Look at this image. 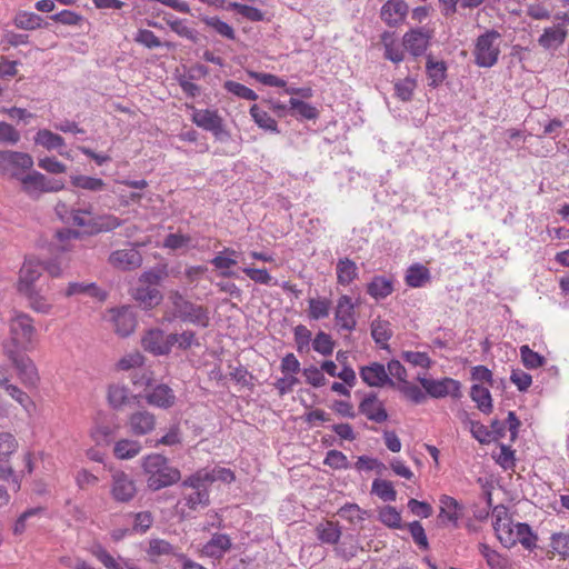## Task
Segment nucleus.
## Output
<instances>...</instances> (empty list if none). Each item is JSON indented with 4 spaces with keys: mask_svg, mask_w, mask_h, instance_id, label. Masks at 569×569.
<instances>
[{
    "mask_svg": "<svg viewBox=\"0 0 569 569\" xmlns=\"http://www.w3.org/2000/svg\"><path fill=\"white\" fill-rule=\"evenodd\" d=\"M144 360V356L139 351L130 352L119 359V361L117 362V369L122 371H133L137 368L142 367Z\"/></svg>",
    "mask_w": 569,
    "mask_h": 569,
    "instance_id": "55",
    "label": "nucleus"
},
{
    "mask_svg": "<svg viewBox=\"0 0 569 569\" xmlns=\"http://www.w3.org/2000/svg\"><path fill=\"white\" fill-rule=\"evenodd\" d=\"M28 300V307L37 313L49 315L53 309L52 302L37 288L19 292Z\"/></svg>",
    "mask_w": 569,
    "mask_h": 569,
    "instance_id": "26",
    "label": "nucleus"
},
{
    "mask_svg": "<svg viewBox=\"0 0 569 569\" xmlns=\"http://www.w3.org/2000/svg\"><path fill=\"white\" fill-rule=\"evenodd\" d=\"M417 87V82L415 79L407 77L405 79H399L395 82V96L403 101L408 102L412 99L415 89Z\"/></svg>",
    "mask_w": 569,
    "mask_h": 569,
    "instance_id": "49",
    "label": "nucleus"
},
{
    "mask_svg": "<svg viewBox=\"0 0 569 569\" xmlns=\"http://www.w3.org/2000/svg\"><path fill=\"white\" fill-rule=\"evenodd\" d=\"M90 552L104 566L106 569H126L120 561L110 555L100 543L93 545Z\"/></svg>",
    "mask_w": 569,
    "mask_h": 569,
    "instance_id": "48",
    "label": "nucleus"
},
{
    "mask_svg": "<svg viewBox=\"0 0 569 569\" xmlns=\"http://www.w3.org/2000/svg\"><path fill=\"white\" fill-rule=\"evenodd\" d=\"M9 335L10 343L3 346H11L14 349L28 351L32 348L37 329L33 325V319L26 312L13 310L9 319Z\"/></svg>",
    "mask_w": 569,
    "mask_h": 569,
    "instance_id": "3",
    "label": "nucleus"
},
{
    "mask_svg": "<svg viewBox=\"0 0 569 569\" xmlns=\"http://www.w3.org/2000/svg\"><path fill=\"white\" fill-rule=\"evenodd\" d=\"M431 276L427 267L416 263L409 267L406 274V283L411 288H420L430 282Z\"/></svg>",
    "mask_w": 569,
    "mask_h": 569,
    "instance_id": "33",
    "label": "nucleus"
},
{
    "mask_svg": "<svg viewBox=\"0 0 569 569\" xmlns=\"http://www.w3.org/2000/svg\"><path fill=\"white\" fill-rule=\"evenodd\" d=\"M471 399L477 403V407L483 413H489L492 410V399L489 389L480 385H473L470 391Z\"/></svg>",
    "mask_w": 569,
    "mask_h": 569,
    "instance_id": "41",
    "label": "nucleus"
},
{
    "mask_svg": "<svg viewBox=\"0 0 569 569\" xmlns=\"http://www.w3.org/2000/svg\"><path fill=\"white\" fill-rule=\"evenodd\" d=\"M137 396H130V391L126 386L112 385L108 389V401L113 409L130 403L131 399H137Z\"/></svg>",
    "mask_w": 569,
    "mask_h": 569,
    "instance_id": "35",
    "label": "nucleus"
},
{
    "mask_svg": "<svg viewBox=\"0 0 569 569\" xmlns=\"http://www.w3.org/2000/svg\"><path fill=\"white\" fill-rule=\"evenodd\" d=\"M34 141L37 144H40L48 150L58 149L64 146V139L61 136L47 129L39 130L34 137Z\"/></svg>",
    "mask_w": 569,
    "mask_h": 569,
    "instance_id": "47",
    "label": "nucleus"
},
{
    "mask_svg": "<svg viewBox=\"0 0 569 569\" xmlns=\"http://www.w3.org/2000/svg\"><path fill=\"white\" fill-rule=\"evenodd\" d=\"M567 38V30L561 26L546 28L539 37L538 43L545 49H557Z\"/></svg>",
    "mask_w": 569,
    "mask_h": 569,
    "instance_id": "27",
    "label": "nucleus"
},
{
    "mask_svg": "<svg viewBox=\"0 0 569 569\" xmlns=\"http://www.w3.org/2000/svg\"><path fill=\"white\" fill-rule=\"evenodd\" d=\"M379 519L383 525L390 528L401 527V516L400 512L395 507H383L379 512Z\"/></svg>",
    "mask_w": 569,
    "mask_h": 569,
    "instance_id": "62",
    "label": "nucleus"
},
{
    "mask_svg": "<svg viewBox=\"0 0 569 569\" xmlns=\"http://www.w3.org/2000/svg\"><path fill=\"white\" fill-rule=\"evenodd\" d=\"M232 547L231 538L226 533L216 532L210 540L204 543L200 555L214 560H220Z\"/></svg>",
    "mask_w": 569,
    "mask_h": 569,
    "instance_id": "19",
    "label": "nucleus"
},
{
    "mask_svg": "<svg viewBox=\"0 0 569 569\" xmlns=\"http://www.w3.org/2000/svg\"><path fill=\"white\" fill-rule=\"evenodd\" d=\"M418 381L426 390V392L432 398H443L447 396H451L453 398L460 397V383L452 378L435 380L425 377H418Z\"/></svg>",
    "mask_w": 569,
    "mask_h": 569,
    "instance_id": "9",
    "label": "nucleus"
},
{
    "mask_svg": "<svg viewBox=\"0 0 569 569\" xmlns=\"http://www.w3.org/2000/svg\"><path fill=\"white\" fill-rule=\"evenodd\" d=\"M18 181L21 190L31 199H38L42 193L62 190L64 184L59 180H50L36 170L27 171Z\"/></svg>",
    "mask_w": 569,
    "mask_h": 569,
    "instance_id": "7",
    "label": "nucleus"
},
{
    "mask_svg": "<svg viewBox=\"0 0 569 569\" xmlns=\"http://www.w3.org/2000/svg\"><path fill=\"white\" fill-rule=\"evenodd\" d=\"M71 184L73 187L84 189L92 192L102 191L106 188V182L100 178L78 174L71 176Z\"/></svg>",
    "mask_w": 569,
    "mask_h": 569,
    "instance_id": "45",
    "label": "nucleus"
},
{
    "mask_svg": "<svg viewBox=\"0 0 569 569\" xmlns=\"http://www.w3.org/2000/svg\"><path fill=\"white\" fill-rule=\"evenodd\" d=\"M316 531L318 539L323 543L336 545L341 537L339 525L332 521L319 523Z\"/></svg>",
    "mask_w": 569,
    "mask_h": 569,
    "instance_id": "38",
    "label": "nucleus"
},
{
    "mask_svg": "<svg viewBox=\"0 0 569 569\" xmlns=\"http://www.w3.org/2000/svg\"><path fill=\"white\" fill-rule=\"evenodd\" d=\"M433 31L427 28H415L405 33L402 43L412 56H422L429 47Z\"/></svg>",
    "mask_w": 569,
    "mask_h": 569,
    "instance_id": "12",
    "label": "nucleus"
},
{
    "mask_svg": "<svg viewBox=\"0 0 569 569\" xmlns=\"http://www.w3.org/2000/svg\"><path fill=\"white\" fill-rule=\"evenodd\" d=\"M295 342L298 352H308L311 342V331L303 325H298L293 329Z\"/></svg>",
    "mask_w": 569,
    "mask_h": 569,
    "instance_id": "59",
    "label": "nucleus"
},
{
    "mask_svg": "<svg viewBox=\"0 0 569 569\" xmlns=\"http://www.w3.org/2000/svg\"><path fill=\"white\" fill-rule=\"evenodd\" d=\"M371 491L383 501H395L397 498L393 485L388 480L375 479Z\"/></svg>",
    "mask_w": 569,
    "mask_h": 569,
    "instance_id": "51",
    "label": "nucleus"
},
{
    "mask_svg": "<svg viewBox=\"0 0 569 569\" xmlns=\"http://www.w3.org/2000/svg\"><path fill=\"white\" fill-rule=\"evenodd\" d=\"M134 298L149 309L160 303L162 295L156 287L140 286L136 289Z\"/></svg>",
    "mask_w": 569,
    "mask_h": 569,
    "instance_id": "40",
    "label": "nucleus"
},
{
    "mask_svg": "<svg viewBox=\"0 0 569 569\" xmlns=\"http://www.w3.org/2000/svg\"><path fill=\"white\" fill-rule=\"evenodd\" d=\"M359 373L363 382L370 387H382L385 385L390 387L396 386L389 378L385 366L379 362H372L369 366L361 367Z\"/></svg>",
    "mask_w": 569,
    "mask_h": 569,
    "instance_id": "20",
    "label": "nucleus"
},
{
    "mask_svg": "<svg viewBox=\"0 0 569 569\" xmlns=\"http://www.w3.org/2000/svg\"><path fill=\"white\" fill-rule=\"evenodd\" d=\"M308 305V317L311 320H320L330 315L331 301L326 298H310Z\"/></svg>",
    "mask_w": 569,
    "mask_h": 569,
    "instance_id": "42",
    "label": "nucleus"
},
{
    "mask_svg": "<svg viewBox=\"0 0 569 569\" xmlns=\"http://www.w3.org/2000/svg\"><path fill=\"white\" fill-rule=\"evenodd\" d=\"M550 547L553 552L562 557H569V533H553Z\"/></svg>",
    "mask_w": 569,
    "mask_h": 569,
    "instance_id": "64",
    "label": "nucleus"
},
{
    "mask_svg": "<svg viewBox=\"0 0 569 569\" xmlns=\"http://www.w3.org/2000/svg\"><path fill=\"white\" fill-rule=\"evenodd\" d=\"M171 303V317L168 319H179L182 322H189L202 328H207L210 322L208 308L196 305L186 299L180 292L173 291L169 296Z\"/></svg>",
    "mask_w": 569,
    "mask_h": 569,
    "instance_id": "2",
    "label": "nucleus"
},
{
    "mask_svg": "<svg viewBox=\"0 0 569 569\" xmlns=\"http://www.w3.org/2000/svg\"><path fill=\"white\" fill-rule=\"evenodd\" d=\"M167 23L171 28V30L176 32L178 36L191 40L193 42L198 40L197 31L186 26L182 22V20L178 18H170L167 19Z\"/></svg>",
    "mask_w": 569,
    "mask_h": 569,
    "instance_id": "61",
    "label": "nucleus"
},
{
    "mask_svg": "<svg viewBox=\"0 0 569 569\" xmlns=\"http://www.w3.org/2000/svg\"><path fill=\"white\" fill-rule=\"evenodd\" d=\"M209 487L200 470L181 482L182 498L189 509L197 510L209 506Z\"/></svg>",
    "mask_w": 569,
    "mask_h": 569,
    "instance_id": "5",
    "label": "nucleus"
},
{
    "mask_svg": "<svg viewBox=\"0 0 569 569\" xmlns=\"http://www.w3.org/2000/svg\"><path fill=\"white\" fill-rule=\"evenodd\" d=\"M202 476L204 477V481L211 486L214 481H221L224 483H230L234 480V473L230 469L227 468H213L212 470L201 469Z\"/></svg>",
    "mask_w": 569,
    "mask_h": 569,
    "instance_id": "52",
    "label": "nucleus"
},
{
    "mask_svg": "<svg viewBox=\"0 0 569 569\" xmlns=\"http://www.w3.org/2000/svg\"><path fill=\"white\" fill-rule=\"evenodd\" d=\"M393 291V281L383 276H376L367 286V293L376 300L385 299Z\"/></svg>",
    "mask_w": 569,
    "mask_h": 569,
    "instance_id": "29",
    "label": "nucleus"
},
{
    "mask_svg": "<svg viewBox=\"0 0 569 569\" xmlns=\"http://www.w3.org/2000/svg\"><path fill=\"white\" fill-rule=\"evenodd\" d=\"M335 319L342 330L352 331L357 326L352 299L343 295L338 299Z\"/></svg>",
    "mask_w": 569,
    "mask_h": 569,
    "instance_id": "18",
    "label": "nucleus"
},
{
    "mask_svg": "<svg viewBox=\"0 0 569 569\" xmlns=\"http://www.w3.org/2000/svg\"><path fill=\"white\" fill-rule=\"evenodd\" d=\"M237 254L238 252L236 250L224 248L213 259H211L210 262L216 269L220 270V274L222 277H231L233 276V272L230 268L237 264Z\"/></svg>",
    "mask_w": 569,
    "mask_h": 569,
    "instance_id": "28",
    "label": "nucleus"
},
{
    "mask_svg": "<svg viewBox=\"0 0 569 569\" xmlns=\"http://www.w3.org/2000/svg\"><path fill=\"white\" fill-rule=\"evenodd\" d=\"M520 356L527 369H538L546 363L545 357L531 350L527 345L520 347Z\"/></svg>",
    "mask_w": 569,
    "mask_h": 569,
    "instance_id": "54",
    "label": "nucleus"
},
{
    "mask_svg": "<svg viewBox=\"0 0 569 569\" xmlns=\"http://www.w3.org/2000/svg\"><path fill=\"white\" fill-rule=\"evenodd\" d=\"M141 451V445L139 441L130 439H121L116 442L113 452L119 459H131Z\"/></svg>",
    "mask_w": 569,
    "mask_h": 569,
    "instance_id": "44",
    "label": "nucleus"
},
{
    "mask_svg": "<svg viewBox=\"0 0 569 569\" xmlns=\"http://www.w3.org/2000/svg\"><path fill=\"white\" fill-rule=\"evenodd\" d=\"M18 449V441L10 432L0 431V461L7 460Z\"/></svg>",
    "mask_w": 569,
    "mask_h": 569,
    "instance_id": "58",
    "label": "nucleus"
},
{
    "mask_svg": "<svg viewBox=\"0 0 569 569\" xmlns=\"http://www.w3.org/2000/svg\"><path fill=\"white\" fill-rule=\"evenodd\" d=\"M123 221L113 214H101L91 218L90 234L110 232L122 226Z\"/></svg>",
    "mask_w": 569,
    "mask_h": 569,
    "instance_id": "30",
    "label": "nucleus"
},
{
    "mask_svg": "<svg viewBox=\"0 0 569 569\" xmlns=\"http://www.w3.org/2000/svg\"><path fill=\"white\" fill-rule=\"evenodd\" d=\"M312 348L322 356H330L335 349V341L330 335L319 331L312 340Z\"/></svg>",
    "mask_w": 569,
    "mask_h": 569,
    "instance_id": "56",
    "label": "nucleus"
},
{
    "mask_svg": "<svg viewBox=\"0 0 569 569\" xmlns=\"http://www.w3.org/2000/svg\"><path fill=\"white\" fill-rule=\"evenodd\" d=\"M408 13V6L403 0H388L381 8L380 17L390 27L400 24Z\"/></svg>",
    "mask_w": 569,
    "mask_h": 569,
    "instance_id": "23",
    "label": "nucleus"
},
{
    "mask_svg": "<svg viewBox=\"0 0 569 569\" xmlns=\"http://www.w3.org/2000/svg\"><path fill=\"white\" fill-rule=\"evenodd\" d=\"M108 262L111 267L130 271L142 264V256L136 248L118 249L110 253Z\"/></svg>",
    "mask_w": 569,
    "mask_h": 569,
    "instance_id": "14",
    "label": "nucleus"
},
{
    "mask_svg": "<svg viewBox=\"0 0 569 569\" xmlns=\"http://www.w3.org/2000/svg\"><path fill=\"white\" fill-rule=\"evenodd\" d=\"M192 122L207 131H211L216 138L220 140L223 134L228 136L223 130L222 119L217 111L209 109L194 110L192 114Z\"/></svg>",
    "mask_w": 569,
    "mask_h": 569,
    "instance_id": "17",
    "label": "nucleus"
},
{
    "mask_svg": "<svg viewBox=\"0 0 569 569\" xmlns=\"http://www.w3.org/2000/svg\"><path fill=\"white\" fill-rule=\"evenodd\" d=\"M502 36L497 30L490 29L480 34L475 44V63L481 68H491L498 62Z\"/></svg>",
    "mask_w": 569,
    "mask_h": 569,
    "instance_id": "4",
    "label": "nucleus"
},
{
    "mask_svg": "<svg viewBox=\"0 0 569 569\" xmlns=\"http://www.w3.org/2000/svg\"><path fill=\"white\" fill-rule=\"evenodd\" d=\"M142 348L153 356L169 355L172 350V343L169 335L161 329H150L141 338Z\"/></svg>",
    "mask_w": 569,
    "mask_h": 569,
    "instance_id": "13",
    "label": "nucleus"
},
{
    "mask_svg": "<svg viewBox=\"0 0 569 569\" xmlns=\"http://www.w3.org/2000/svg\"><path fill=\"white\" fill-rule=\"evenodd\" d=\"M146 400L151 406L168 409L174 405L176 395L169 386L159 383L146 395Z\"/></svg>",
    "mask_w": 569,
    "mask_h": 569,
    "instance_id": "24",
    "label": "nucleus"
},
{
    "mask_svg": "<svg viewBox=\"0 0 569 569\" xmlns=\"http://www.w3.org/2000/svg\"><path fill=\"white\" fill-rule=\"evenodd\" d=\"M66 297H72L77 295H88L90 297H94L100 301L104 300L107 295L101 291L94 283H83V282H71L69 283L66 290Z\"/></svg>",
    "mask_w": 569,
    "mask_h": 569,
    "instance_id": "37",
    "label": "nucleus"
},
{
    "mask_svg": "<svg viewBox=\"0 0 569 569\" xmlns=\"http://www.w3.org/2000/svg\"><path fill=\"white\" fill-rule=\"evenodd\" d=\"M493 529L500 542L511 548L515 546V540L510 533V526L512 525L511 519L508 515V509L503 505H498L492 510Z\"/></svg>",
    "mask_w": 569,
    "mask_h": 569,
    "instance_id": "16",
    "label": "nucleus"
},
{
    "mask_svg": "<svg viewBox=\"0 0 569 569\" xmlns=\"http://www.w3.org/2000/svg\"><path fill=\"white\" fill-rule=\"evenodd\" d=\"M3 353L16 368L21 382L29 388L36 387L40 378L34 362L11 346H3Z\"/></svg>",
    "mask_w": 569,
    "mask_h": 569,
    "instance_id": "8",
    "label": "nucleus"
},
{
    "mask_svg": "<svg viewBox=\"0 0 569 569\" xmlns=\"http://www.w3.org/2000/svg\"><path fill=\"white\" fill-rule=\"evenodd\" d=\"M336 272L338 283L348 286L358 277V267L351 259L342 258L337 262Z\"/></svg>",
    "mask_w": 569,
    "mask_h": 569,
    "instance_id": "32",
    "label": "nucleus"
},
{
    "mask_svg": "<svg viewBox=\"0 0 569 569\" xmlns=\"http://www.w3.org/2000/svg\"><path fill=\"white\" fill-rule=\"evenodd\" d=\"M223 87L228 92H230L241 99H246V100H250V101H254L258 99V94L252 89L246 87L242 83H239V82H236L232 80H228L224 82Z\"/></svg>",
    "mask_w": 569,
    "mask_h": 569,
    "instance_id": "57",
    "label": "nucleus"
},
{
    "mask_svg": "<svg viewBox=\"0 0 569 569\" xmlns=\"http://www.w3.org/2000/svg\"><path fill=\"white\" fill-rule=\"evenodd\" d=\"M142 468L147 475V483L151 490H160L180 480V471L170 466L166 457L151 453L143 458Z\"/></svg>",
    "mask_w": 569,
    "mask_h": 569,
    "instance_id": "1",
    "label": "nucleus"
},
{
    "mask_svg": "<svg viewBox=\"0 0 569 569\" xmlns=\"http://www.w3.org/2000/svg\"><path fill=\"white\" fill-rule=\"evenodd\" d=\"M33 158L21 151L0 150V176L8 179L19 180L32 169Z\"/></svg>",
    "mask_w": 569,
    "mask_h": 569,
    "instance_id": "6",
    "label": "nucleus"
},
{
    "mask_svg": "<svg viewBox=\"0 0 569 569\" xmlns=\"http://www.w3.org/2000/svg\"><path fill=\"white\" fill-rule=\"evenodd\" d=\"M250 116L259 128L273 133H279L277 121L271 118L266 110L261 109L260 106L252 104L250 107Z\"/></svg>",
    "mask_w": 569,
    "mask_h": 569,
    "instance_id": "36",
    "label": "nucleus"
},
{
    "mask_svg": "<svg viewBox=\"0 0 569 569\" xmlns=\"http://www.w3.org/2000/svg\"><path fill=\"white\" fill-rule=\"evenodd\" d=\"M128 427L131 433L144 436L154 429L156 417L148 410H138L129 416Z\"/></svg>",
    "mask_w": 569,
    "mask_h": 569,
    "instance_id": "21",
    "label": "nucleus"
},
{
    "mask_svg": "<svg viewBox=\"0 0 569 569\" xmlns=\"http://www.w3.org/2000/svg\"><path fill=\"white\" fill-rule=\"evenodd\" d=\"M359 411L369 420L377 423L385 422L388 419L383 403L378 399L376 393H369L362 399L359 405Z\"/></svg>",
    "mask_w": 569,
    "mask_h": 569,
    "instance_id": "22",
    "label": "nucleus"
},
{
    "mask_svg": "<svg viewBox=\"0 0 569 569\" xmlns=\"http://www.w3.org/2000/svg\"><path fill=\"white\" fill-rule=\"evenodd\" d=\"M289 104L290 109L292 110V114H298L302 119L313 120L318 117L317 108L302 100L291 98L289 100Z\"/></svg>",
    "mask_w": 569,
    "mask_h": 569,
    "instance_id": "53",
    "label": "nucleus"
},
{
    "mask_svg": "<svg viewBox=\"0 0 569 569\" xmlns=\"http://www.w3.org/2000/svg\"><path fill=\"white\" fill-rule=\"evenodd\" d=\"M463 507L452 497L443 495L440 498V517L457 525L463 515Z\"/></svg>",
    "mask_w": 569,
    "mask_h": 569,
    "instance_id": "31",
    "label": "nucleus"
},
{
    "mask_svg": "<svg viewBox=\"0 0 569 569\" xmlns=\"http://www.w3.org/2000/svg\"><path fill=\"white\" fill-rule=\"evenodd\" d=\"M42 18L33 12H22L16 18V26L24 30H34L41 27Z\"/></svg>",
    "mask_w": 569,
    "mask_h": 569,
    "instance_id": "60",
    "label": "nucleus"
},
{
    "mask_svg": "<svg viewBox=\"0 0 569 569\" xmlns=\"http://www.w3.org/2000/svg\"><path fill=\"white\" fill-rule=\"evenodd\" d=\"M56 212L63 221L90 230L91 218H93V206L91 203L71 209H69L66 203H58L56 206Z\"/></svg>",
    "mask_w": 569,
    "mask_h": 569,
    "instance_id": "11",
    "label": "nucleus"
},
{
    "mask_svg": "<svg viewBox=\"0 0 569 569\" xmlns=\"http://www.w3.org/2000/svg\"><path fill=\"white\" fill-rule=\"evenodd\" d=\"M116 332L121 337H127L133 332L137 320L133 312L128 307H122L113 315Z\"/></svg>",
    "mask_w": 569,
    "mask_h": 569,
    "instance_id": "25",
    "label": "nucleus"
},
{
    "mask_svg": "<svg viewBox=\"0 0 569 569\" xmlns=\"http://www.w3.org/2000/svg\"><path fill=\"white\" fill-rule=\"evenodd\" d=\"M201 21L207 27L212 28L221 37L227 38L229 40L236 39L234 29L227 22L220 20L218 17H203V18H201Z\"/></svg>",
    "mask_w": 569,
    "mask_h": 569,
    "instance_id": "50",
    "label": "nucleus"
},
{
    "mask_svg": "<svg viewBox=\"0 0 569 569\" xmlns=\"http://www.w3.org/2000/svg\"><path fill=\"white\" fill-rule=\"evenodd\" d=\"M493 458L496 462L505 470L513 469L515 467V451L503 443L500 445L499 452L495 455Z\"/></svg>",
    "mask_w": 569,
    "mask_h": 569,
    "instance_id": "63",
    "label": "nucleus"
},
{
    "mask_svg": "<svg viewBox=\"0 0 569 569\" xmlns=\"http://www.w3.org/2000/svg\"><path fill=\"white\" fill-rule=\"evenodd\" d=\"M147 553L152 560L161 556L172 555L177 558V555H181L180 552H176V548L163 539H151Z\"/></svg>",
    "mask_w": 569,
    "mask_h": 569,
    "instance_id": "46",
    "label": "nucleus"
},
{
    "mask_svg": "<svg viewBox=\"0 0 569 569\" xmlns=\"http://www.w3.org/2000/svg\"><path fill=\"white\" fill-rule=\"evenodd\" d=\"M371 337L377 345H380L381 348H388V341L392 337L391 325L387 320L375 319L371 322Z\"/></svg>",
    "mask_w": 569,
    "mask_h": 569,
    "instance_id": "34",
    "label": "nucleus"
},
{
    "mask_svg": "<svg viewBox=\"0 0 569 569\" xmlns=\"http://www.w3.org/2000/svg\"><path fill=\"white\" fill-rule=\"evenodd\" d=\"M43 271L44 264L39 259L33 257L27 258L19 272L18 292L36 288L34 282Z\"/></svg>",
    "mask_w": 569,
    "mask_h": 569,
    "instance_id": "15",
    "label": "nucleus"
},
{
    "mask_svg": "<svg viewBox=\"0 0 569 569\" xmlns=\"http://www.w3.org/2000/svg\"><path fill=\"white\" fill-rule=\"evenodd\" d=\"M111 496L118 502L131 501L136 493L137 488L133 479L124 471L116 470L111 475Z\"/></svg>",
    "mask_w": 569,
    "mask_h": 569,
    "instance_id": "10",
    "label": "nucleus"
},
{
    "mask_svg": "<svg viewBox=\"0 0 569 569\" xmlns=\"http://www.w3.org/2000/svg\"><path fill=\"white\" fill-rule=\"evenodd\" d=\"M429 86L438 87L446 79L447 66L443 61H433L432 57L427 58L426 63Z\"/></svg>",
    "mask_w": 569,
    "mask_h": 569,
    "instance_id": "39",
    "label": "nucleus"
},
{
    "mask_svg": "<svg viewBox=\"0 0 569 569\" xmlns=\"http://www.w3.org/2000/svg\"><path fill=\"white\" fill-rule=\"evenodd\" d=\"M516 536H512L515 546L519 542L523 548L532 550L536 547L537 536L532 532L531 528L527 523L518 522L515 525Z\"/></svg>",
    "mask_w": 569,
    "mask_h": 569,
    "instance_id": "43",
    "label": "nucleus"
}]
</instances>
